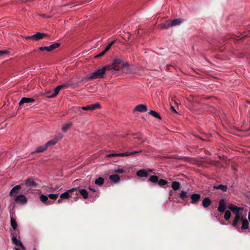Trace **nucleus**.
<instances>
[{
  "label": "nucleus",
  "mask_w": 250,
  "mask_h": 250,
  "mask_svg": "<svg viewBox=\"0 0 250 250\" xmlns=\"http://www.w3.org/2000/svg\"><path fill=\"white\" fill-rule=\"evenodd\" d=\"M109 67L110 66L108 65L104 66L102 68L97 69L90 73L89 76L86 77V79L87 80H91L93 79L103 78L105 71L110 70Z\"/></svg>",
  "instance_id": "obj_1"
},
{
  "label": "nucleus",
  "mask_w": 250,
  "mask_h": 250,
  "mask_svg": "<svg viewBox=\"0 0 250 250\" xmlns=\"http://www.w3.org/2000/svg\"><path fill=\"white\" fill-rule=\"evenodd\" d=\"M228 208L234 214L236 215L232 222V225L239 230L240 228L238 226V223L240 221L241 216H242L240 215L239 212L240 210L242 209V208H238L232 204L229 205Z\"/></svg>",
  "instance_id": "obj_2"
},
{
  "label": "nucleus",
  "mask_w": 250,
  "mask_h": 250,
  "mask_svg": "<svg viewBox=\"0 0 250 250\" xmlns=\"http://www.w3.org/2000/svg\"><path fill=\"white\" fill-rule=\"evenodd\" d=\"M109 66H110V69L119 71L121 68L128 66V64L125 63L121 59L117 58L113 61L112 65Z\"/></svg>",
  "instance_id": "obj_3"
},
{
  "label": "nucleus",
  "mask_w": 250,
  "mask_h": 250,
  "mask_svg": "<svg viewBox=\"0 0 250 250\" xmlns=\"http://www.w3.org/2000/svg\"><path fill=\"white\" fill-rule=\"evenodd\" d=\"M66 87H67V84H63L62 85H58L54 89V91L53 92L49 91L47 92V94H48V95L47 96V97L49 98L55 97L58 94L59 91L61 89H63Z\"/></svg>",
  "instance_id": "obj_4"
},
{
  "label": "nucleus",
  "mask_w": 250,
  "mask_h": 250,
  "mask_svg": "<svg viewBox=\"0 0 250 250\" xmlns=\"http://www.w3.org/2000/svg\"><path fill=\"white\" fill-rule=\"evenodd\" d=\"M182 21L183 20H181V19H176L171 21H167L166 23L163 24L162 28L167 29L170 26L180 25Z\"/></svg>",
  "instance_id": "obj_5"
},
{
  "label": "nucleus",
  "mask_w": 250,
  "mask_h": 250,
  "mask_svg": "<svg viewBox=\"0 0 250 250\" xmlns=\"http://www.w3.org/2000/svg\"><path fill=\"white\" fill-rule=\"evenodd\" d=\"M49 36L50 35L47 33L37 32L36 34L32 35V38L33 40L36 41L42 40L46 37H49Z\"/></svg>",
  "instance_id": "obj_6"
},
{
  "label": "nucleus",
  "mask_w": 250,
  "mask_h": 250,
  "mask_svg": "<svg viewBox=\"0 0 250 250\" xmlns=\"http://www.w3.org/2000/svg\"><path fill=\"white\" fill-rule=\"evenodd\" d=\"M11 235L12 243L17 246H20L22 250H25V248L22 243L20 240L17 239L16 235L13 233H11Z\"/></svg>",
  "instance_id": "obj_7"
},
{
  "label": "nucleus",
  "mask_w": 250,
  "mask_h": 250,
  "mask_svg": "<svg viewBox=\"0 0 250 250\" xmlns=\"http://www.w3.org/2000/svg\"><path fill=\"white\" fill-rule=\"evenodd\" d=\"M15 200L16 203L20 204H24L27 202L26 197L23 194H21L16 196Z\"/></svg>",
  "instance_id": "obj_8"
},
{
  "label": "nucleus",
  "mask_w": 250,
  "mask_h": 250,
  "mask_svg": "<svg viewBox=\"0 0 250 250\" xmlns=\"http://www.w3.org/2000/svg\"><path fill=\"white\" fill-rule=\"evenodd\" d=\"M226 208V202L224 199H221L219 201L218 210L220 212H224Z\"/></svg>",
  "instance_id": "obj_9"
},
{
  "label": "nucleus",
  "mask_w": 250,
  "mask_h": 250,
  "mask_svg": "<svg viewBox=\"0 0 250 250\" xmlns=\"http://www.w3.org/2000/svg\"><path fill=\"white\" fill-rule=\"evenodd\" d=\"M192 204H197L201 199V195L200 194L194 193L190 196Z\"/></svg>",
  "instance_id": "obj_10"
},
{
  "label": "nucleus",
  "mask_w": 250,
  "mask_h": 250,
  "mask_svg": "<svg viewBox=\"0 0 250 250\" xmlns=\"http://www.w3.org/2000/svg\"><path fill=\"white\" fill-rule=\"evenodd\" d=\"M21 188V185H17L15 186L11 190L9 195L11 197H14L15 195L19 193V190Z\"/></svg>",
  "instance_id": "obj_11"
},
{
  "label": "nucleus",
  "mask_w": 250,
  "mask_h": 250,
  "mask_svg": "<svg viewBox=\"0 0 250 250\" xmlns=\"http://www.w3.org/2000/svg\"><path fill=\"white\" fill-rule=\"evenodd\" d=\"M77 188H73L71 189L67 190L66 192H64L62 194L60 195V198L61 199H68L70 197L69 194L70 193H72V192L76 191Z\"/></svg>",
  "instance_id": "obj_12"
},
{
  "label": "nucleus",
  "mask_w": 250,
  "mask_h": 250,
  "mask_svg": "<svg viewBox=\"0 0 250 250\" xmlns=\"http://www.w3.org/2000/svg\"><path fill=\"white\" fill-rule=\"evenodd\" d=\"M25 185L27 187L37 188L38 184L35 183L32 178H29L25 181Z\"/></svg>",
  "instance_id": "obj_13"
},
{
  "label": "nucleus",
  "mask_w": 250,
  "mask_h": 250,
  "mask_svg": "<svg viewBox=\"0 0 250 250\" xmlns=\"http://www.w3.org/2000/svg\"><path fill=\"white\" fill-rule=\"evenodd\" d=\"M35 101V99L33 98L23 97L20 101L19 104L20 105H21L24 103H33Z\"/></svg>",
  "instance_id": "obj_14"
},
{
  "label": "nucleus",
  "mask_w": 250,
  "mask_h": 250,
  "mask_svg": "<svg viewBox=\"0 0 250 250\" xmlns=\"http://www.w3.org/2000/svg\"><path fill=\"white\" fill-rule=\"evenodd\" d=\"M242 222V226L241 229H246L249 228V222L246 218H244L243 216H241L240 220Z\"/></svg>",
  "instance_id": "obj_15"
},
{
  "label": "nucleus",
  "mask_w": 250,
  "mask_h": 250,
  "mask_svg": "<svg viewBox=\"0 0 250 250\" xmlns=\"http://www.w3.org/2000/svg\"><path fill=\"white\" fill-rule=\"evenodd\" d=\"M135 110L140 112H146L147 110V107L145 104H140L138 105L135 108Z\"/></svg>",
  "instance_id": "obj_16"
},
{
  "label": "nucleus",
  "mask_w": 250,
  "mask_h": 250,
  "mask_svg": "<svg viewBox=\"0 0 250 250\" xmlns=\"http://www.w3.org/2000/svg\"><path fill=\"white\" fill-rule=\"evenodd\" d=\"M212 201L209 197H205L202 201V205L205 208H208L211 204Z\"/></svg>",
  "instance_id": "obj_17"
},
{
  "label": "nucleus",
  "mask_w": 250,
  "mask_h": 250,
  "mask_svg": "<svg viewBox=\"0 0 250 250\" xmlns=\"http://www.w3.org/2000/svg\"><path fill=\"white\" fill-rule=\"evenodd\" d=\"M213 189H218L222 191L223 192L227 191L228 189V186L227 185H214L213 187Z\"/></svg>",
  "instance_id": "obj_18"
},
{
  "label": "nucleus",
  "mask_w": 250,
  "mask_h": 250,
  "mask_svg": "<svg viewBox=\"0 0 250 250\" xmlns=\"http://www.w3.org/2000/svg\"><path fill=\"white\" fill-rule=\"evenodd\" d=\"M40 200L43 203L46 205H50L51 204L50 201H48V196H47L43 194H42L40 196Z\"/></svg>",
  "instance_id": "obj_19"
},
{
  "label": "nucleus",
  "mask_w": 250,
  "mask_h": 250,
  "mask_svg": "<svg viewBox=\"0 0 250 250\" xmlns=\"http://www.w3.org/2000/svg\"><path fill=\"white\" fill-rule=\"evenodd\" d=\"M109 179L114 183H118L120 181V178L117 174H112L109 176Z\"/></svg>",
  "instance_id": "obj_20"
},
{
  "label": "nucleus",
  "mask_w": 250,
  "mask_h": 250,
  "mask_svg": "<svg viewBox=\"0 0 250 250\" xmlns=\"http://www.w3.org/2000/svg\"><path fill=\"white\" fill-rule=\"evenodd\" d=\"M47 149L46 146L45 145L42 146H40L36 148V150L34 151L31 152V154H34L35 153H41L43 152Z\"/></svg>",
  "instance_id": "obj_21"
},
{
  "label": "nucleus",
  "mask_w": 250,
  "mask_h": 250,
  "mask_svg": "<svg viewBox=\"0 0 250 250\" xmlns=\"http://www.w3.org/2000/svg\"><path fill=\"white\" fill-rule=\"evenodd\" d=\"M137 175L139 177H147L148 175L147 171L145 169H140L137 172Z\"/></svg>",
  "instance_id": "obj_22"
},
{
  "label": "nucleus",
  "mask_w": 250,
  "mask_h": 250,
  "mask_svg": "<svg viewBox=\"0 0 250 250\" xmlns=\"http://www.w3.org/2000/svg\"><path fill=\"white\" fill-rule=\"evenodd\" d=\"M180 187V183L177 182V181H173L172 182V184H171V188H172V189L176 191L177 190H178V189H179Z\"/></svg>",
  "instance_id": "obj_23"
},
{
  "label": "nucleus",
  "mask_w": 250,
  "mask_h": 250,
  "mask_svg": "<svg viewBox=\"0 0 250 250\" xmlns=\"http://www.w3.org/2000/svg\"><path fill=\"white\" fill-rule=\"evenodd\" d=\"M179 197L183 200H185L188 197V192L187 191L182 190L179 194Z\"/></svg>",
  "instance_id": "obj_24"
},
{
  "label": "nucleus",
  "mask_w": 250,
  "mask_h": 250,
  "mask_svg": "<svg viewBox=\"0 0 250 250\" xmlns=\"http://www.w3.org/2000/svg\"><path fill=\"white\" fill-rule=\"evenodd\" d=\"M80 194L83 196V199H86L88 198V194L87 191L84 189H81L79 190Z\"/></svg>",
  "instance_id": "obj_25"
},
{
  "label": "nucleus",
  "mask_w": 250,
  "mask_h": 250,
  "mask_svg": "<svg viewBox=\"0 0 250 250\" xmlns=\"http://www.w3.org/2000/svg\"><path fill=\"white\" fill-rule=\"evenodd\" d=\"M10 223H11V226H12L13 229L14 230H16L17 229V226H18L16 219L15 218H14L13 217H11Z\"/></svg>",
  "instance_id": "obj_26"
},
{
  "label": "nucleus",
  "mask_w": 250,
  "mask_h": 250,
  "mask_svg": "<svg viewBox=\"0 0 250 250\" xmlns=\"http://www.w3.org/2000/svg\"><path fill=\"white\" fill-rule=\"evenodd\" d=\"M104 179L102 177H99L98 179H96L95 181V184L99 186H101L104 184Z\"/></svg>",
  "instance_id": "obj_27"
},
{
  "label": "nucleus",
  "mask_w": 250,
  "mask_h": 250,
  "mask_svg": "<svg viewBox=\"0 0 250 250\" xmlns=\"http://www.w3.org/2000/svg\"><path fill=\"white\" fill-rule=\"evenodd\" d=\"M158 180H159V178L157 176L152 175L149 177V178L148 179V181H149L152 183H158Z\"/></svg>",
  "instance_id": "obj_28"
},
{
  "label": "nucleus",
  "mask_w": 250,
  "mask_h": 250,
  "mask_svg": "<svg viewBox=\"0 0 250 250\" xmlns=\"http://www.w3.org/2000/svg\"><path fill=\"white\" fill-rule=\"evenodd\" d=\"M60 46V43L58 42H55L49 46L50 51H52L53 50L58 48Z\"/></svg>",
  "instance_id": "obj_29"
},
{
  "label": "nucleus",
  "mask_w": 250,
  "mask_h": 250,
  "mask_svg": "<svg viewBox=\"0 0 250 250\" xmlns=\"http://www.w3.org/2000/svg\"><path fill=\"white\" fill-rule=\"evenodd\" d=\"M100 108V104L99 103H96L92 104H89V110H94Z\"/></svg>",
  "instance_id": "obj_30"
},
{
  "label": "nucleus",
  "mask_w": 250,
  "mask_h": 250,
  "mask_svg": "<svg viewBox=\"0 0 250 250\" xmlns=\"http://www.w3.org/2000/svg\"><path fill=\"white\" fill-rule=\"evenodd\" d=\"M125 172V169L124 168L119 167L118 168L115 169L112 173H116L119 174H122Z\"/></svg>",
  "instance_id": "obj_31"
},
{
  "label": "nucleus",
  "mask_w": 250,
  "mask_h": 250,
  "mask_svg": "<svg viewBox=\"0 0 250 250\" xmlns=\"http://www.w3.org/2000/svg\"><path fill=\"white\" fill-rule=\"evenodd\" d=\"M149 114L150 115H152L153 117H154L156 118H157L159 119H161L160 114L158 112H157L154 110H150L149 112Z\"/></svg>",
  "instance_id": "obj_32"
},
{
  "label": "nucleus",
  "mask_w": 250,
  "mask_h": 250,
  "mask_svg": "<svg viewBox=\"0 0 250 250\" xmlns=\"http://www.w3.org/2000/svg\"><path fill=\"white\" fill-rule=\"evenodd\" d=\"M72 125V124L71 122H69V123L64 125H63V126L62 127V130L63 131H66L70 127V126Z\"/></svg>",
  "instance_id": "obj_33"
},
{
  "label": "nucleus",
  "mask_w": 250,
  "mask_h": 250,
  "mask_svg": "<svg viewBox=\"0 0 250 250\" xmlns=\"http://www.w3.org/2000/svg\"><path fill=\"white\" fill-rule=\"evenodd\" d=\"M57 143V141L56 140H50L49 141H48L46 143H45V146H46V147L47 148L48 147L50 146H54V145H55Z\"/></svg>",
  "instance_id": "obj_34"
},
{
  "label": "nucleus",
  "mask_w": 250,
  "mask_h": 250,
  "mask_svg": "<svg viewBox=\"0 0 250 250\" xmlns=\"http://www.w3.org/2000/svg\"><path fill=\"white\" fill-rule=\"evenodd\" d=\"M231 216V212L229 210L226 211L224 214V218L226 220H229Z\"/></svg>",
  "instance_id": "obj_35"
},
{
  "label": "nucleus",
  "mask_w": 250,
  "mask_h": 250,
  "mask_svg": "<svg viewBox=\"0 0 250 250\" xmlns=\"http://www.w3.org/2000/svg\"><path fill=\"white\" fill-rule=\"evenodd\" d=\"M168 183L167 181L164 179L158 180V184L160 186H163L167 185Z\"/></svg>",
  "instance_id": "obj_36"
},
{
  "label": "nucleus",
  "mask_w": 250,
  "mask_h": 250,
  "mask_svg": "<svg viewBox=\"0 0 250 250\" xmlns=\"http://www.w3.org/2000/svg\"><path fill=\"white\" fill-rule=\"evenodd\" d=\"M58 194H50L48 195V197L52 200H56L58 197Z\"/></svg>",
  "instance_id": "obj_37"
},
{
  "label": "nucleus",
  "mask_w": 250,
  "mask_h": 250,
  "mask_svg": "<svg viewBox=\"0 0 250 250\" xmlns=\"http://www.w3.org/2000/svg\"><path fill=\"white\" fill-rule=\"evenodd\" d=\"M39 50L43 51H46L48 52H50L49 50V46H43V47H40L39 48Z\"/></svg>",
  "instance_id": "obj_38"
},
{
  "label": "nucleus",
  "mask_w": 250,
  "mask_h": 250,
  "mask_svg": "<svg viewBox=\"0 0 250 250\" xmlns=\"http://www.w3.org/2000/svg\"><path fill=\"white\" fill-rule=\"evenodd\" d=\"M130 155H131V153H128L127 152H125V153H119V157L128 156H130Z\"/></svg>",
  "instance_id": "obj_39"
},
{
  "label": "nucleus",
  "mask_w": 250,
  "mask_h": 250,
  "mask_svg": "<svg viewBox=\"0 0 250 250\" xmlns=\"http://www.w3.org/2000/svg\"><path fill=\"white\" fill-rule=\"evenodd\" d=\"M119 153H111L108 154L106 157H119Z\"/></svg>",
  "instance_id": "obj_40"
},
{
  "label": "nucleus",
  "mask_w": 250,
  "mask_h": 250,
  "mask_svg": "<svg viewBox=\"0 0 250 250\" xmlns=\"http://www.w3.org/2000/svg\"><path fill=\"white\" fill-rule=\"evenodd\" d=\"M105 53H106V52L104 50L102 52H101L100 53H99V54L96 55L95 56V58H99L100 57H102V56H104L105 54Z\"/></svg>",
  "instance_id": "obj_41"
},
{
  "label": "nucleus",
  "mask_w": 250,
  "mask_h": 250,
  "mask_svg": "<svg viewBox=\"0 0 250 250\" xmlns=\"http://www.w3.org/2000/svg\"><path fill=\"white\" fill-rule=\"evenodd\" d=\"M60 189H61V186L59 185H57L55 188H52V191H55L58 190H60Z\"/></svg>",
  "instance_id": "obj_42"
},
{
  "label": "nucleus",
  "mask_w": 250,
  "mask_h": 250,
  "mask_svg": "<svg viewBox=\"0 0 250 250\" xmlns=\"http://www.w3.org/2000/svg\"><path fill=\"white\" fill-rule=\"evenodd\" d=\"M8 53V51L6 50H0V57Z\"/></svg>",
  "instance_id": "obj_43"
},
{
  "label": "nucleus",
  "mask_w": 250,
  "mask_h": 250,
  "mask_svg": "<svg viewBox=\"0 0 250 250\" xmlns=\"http://www.w3.org/2000/svg\"><path fill=\"white\" fill-rule=\"evenodd\" d=\"M82 109L84 110H89V105H87L85 106H83Z\"/></svg>",
  "instance_id": "obj_44"
},
{
  "label": "nucleus",
  "mask_w": 250,
  "mask_h": 250,
  "mask_svg": "<svg viewBox=\"0 0 250 250\" xmlns=\"http://www.w3.org/2000/svg\"><path fill=\"white\" fill-rule=\"evenodd\" d=\"M111 47V44H108L104 50L106 52L110 49Z\"/></svg>",
  "instance_id": "obj_45"
},
{
  "label": "nucleus",
  "mask_w": 250,
  "mask_h": 250,
  "mask_svg": "<svg viewBox=\"0 0 250 250\" xmlns=\"http://www.w3.org/2000/svg\"><path fill=\"white\" fill-rule=\"evenodd\" d=\"M142 151V150H140L139 151H134L131 152V155H132L135 154H138V153L141 152Z\"/></svg>",
  "instance_id": "obj_46"
},
{
  "label": "nucleus",
  "mask_w": 250,
  "mask_h": 250,
  "mask_svg": "<svg viewBox=\"0 0 250 250\" xmlns=\"http://www.w3.org/2000/svg\"><path fill=\"white\" fill-rule=\"evenodd\" d=\"M89 190H90L91 191H92L94 192L96 191V190L95 188H92L91 186H89Z\"/></svg>",
  "instance_id": "obj_47"
},
{
  "label": "nucleus",
  "mask_w": 250,
  "mask_h": 250,
  "mask_svg": "<svg viewBox=\"0 0 250 250\" xmlns=\"http://www.w3.org/2000/svg\"><path fill=\"white\" fill-rule=\"evenodd\" d=\"M25 40H29V39H32V36H27V37H25Z\"/></svg>",
  "instance_id": "obj_48"
},
{
  "label": "nucleus",
  "mask_w": 250,
  "mask_h": 250,
  "mask_svg": "<svg viewBox=\"0 0 250 250\" xmlns=\"http://www.w3.org/2000/svg\"><path fill=\"white\" fill-rule=\"evenodd\" d=\"M171 110H172V111H173L174 112H175V113H177V112H176V110L175 109V108H174V107H173V106H171Z\"/></svg>",
  "instance_id": "obj_49"
},
{
  "label": "nucleus",
  "mask_w": 250,
  "mask_h": 250,
  "mask_svg": "<svg viewBox=\"0 0 250 250\" xmlns=\"http://www.w3.org/2000/svg\"><path fill=\"white\" fill-rule=\"evenodd\" d=\"M116 42L115 40H114L112 41L110 43H109V44H111V46Z\"/></svg>",
  "instance_id": "obj_50"
},
{
  "label": "nucleus",
  "mask_w": 250,
  "mask_h": 250,
  "mask_svg": "<svg viewBox=\"0 0 250 250\" xmlns=\"http://www.w3.org/2000/svg\"><path fill=\"white\" fill-rule=\"evenodd\" d=\"M247 37H248V35H246L242 37L240 39H245Z\"/></svg>",
  "instance_id": "obj_51"
},
{
  "label": "nucleus",
  "mask_w": 250,
  "mask_h": 250,
  "mask_svg": "<svg viewBox=\"0 0 250 250\" xmlns=\"http://www.w3.org/2000/svg\"><path fill=\"white\" fill-rule=\"evenodd\" d=\"M62 199L58 200V203H59V204L61 203L62 202Z\"/></svg>",
  "instance_id": "obj_52"
},
{
  "label": "nucleus",
  "mask_w": 250,
  "mask_h": 250,
  "mask_svg": "<svg viewBox=\"0 0 250 250\" xmlns=\"http://www.w3.org/2000/svg\"><path fill=\"white\" fill-rule=\"evenodd\" d=\"M248 218H249V221L250 222V211L249 213Z\"/></svg>",
  "instance_id": "obj_53"
},
{
  "label": "nucleus",
  "mask_w": 250,
  "mask_h": 250,
  "mask_svg": "<svg viewBox=\"0 0 250 250\" xmlns=\"http://www.w3.org/2000/svg\"><path fill=\"white\" fill-rule=\"evenodd\" d=\"M172 190L170 191L169 193V196H171L172 195Z\"/></svg>",
  "instance_id": "obj_54"
},
{
  "label": "nucleus",
  "mask_w": 250,
  "mask_h": 250,
  "mask_svg": "<svg viewBox=\"0 0 250 250\" xmlns=\"http://www.w3.org/2000/svg\"><path fill=\"white\" fill-rule=\"evenodd\" d=\"M147 171H149V172H152V169H148Z\"/></svg>",
  "instance_id": "obj_55"
},
{
  "label": "nucleus",
  "mask_w": 250,
  "mask_h": 250,
  "mask_svg": "<svg viewBox=\"0 0 250 250\" xmlns=\"http://www.w3.org/2000/svg\"><path fill=\"white\" fill-rule=\"evenodd\" d=\"M14 250H20L18 248H16V247L14 249Z\"/></svg>",
  "instance_id": "obj_56"
},
{
  "label": "nucleus",
  "mask_w": 250,
  "mask_h": 250,
  "mask_svg": "<svg viewBox=\"0 0 250 250\" xmlns=\"http://www.w3.org/2000/svg\"><path fill=\"white\" fill-rule=\"evenodd\" d=\"M33 250H36L35 248H34L33 249Z\"/></svg>",
  "instance_id": "obj_57"
}]
</instances>
